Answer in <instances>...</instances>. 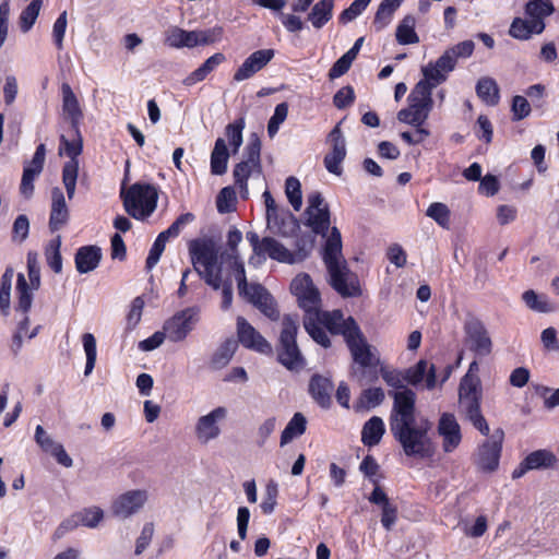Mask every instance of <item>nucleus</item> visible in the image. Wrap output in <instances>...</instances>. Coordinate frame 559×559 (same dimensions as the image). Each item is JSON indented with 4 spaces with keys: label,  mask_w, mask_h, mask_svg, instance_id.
I'll list each match as a JSON object with an SVG mask.
<instances>
[{
    "label": "nucleus",
    "mask_w": 559,
    "mask_h": 559,
    "mask_svg": "<svg viewBox=\"0 0 559 559\" xmlns=\"http://www.w3.org/2000/svg\"><path fill=\"white\" fill-rule=\"evenodd\" d=\"M385 383L397 390L389 392L393 399L389 425L394 439L401 444L407 456L429 457L433 454V443L429 437L431 424L427 419L416 418V393L403 385L400 372L381 368Z\"/></svg>",
    "instance_id": "1"
},
{
    "label": "nucleus",
    "mask_w": 559,
    "mask_h": 559,
    "mask_svg": "<svg viewBox=\"0 0 559 559\" xmlns=\"http://www.w3.org/2000/svg\"><path fill=\"white\" fill-rule=\"evenodd\" d=\"M292 292L297 297L299 306L305 310L304 326L308 334L323 347L330 346L329 332L344 318L340 310L321 311L319 290L308 274H300L292 282Z\"/></svg>",
    "instance_id": "2"
},
{
    "label": "nucleus",
    "mask_w": 559,
    "mask_h": 559,
    "mask_svg": "<svg viewBox=\"0 0 559 559\" xmlns=\"http://www.w3.org/2000/svg\"><path fill=\"white\" fill-rule=\"evenodd\" d=\"M323 261L326 265L332 287L343 297H355L361 294L357 276L352 273L342 254L341 233L333 227L328 236Z\"/></svg>",
    "instance_id": "3"
},
{
    "label": "nucleus",
    "mask_w": 559,
    "mask_h": 559,
    "mask_svg": "<svg viewBox=\"0 0 559 559\" xmlns=\"http://www.w3.org/2000/svg\"><path fill=\"white\" fill-rule=\"evenodd\" d=\"M330 333L343 335L354 361L362 368L361 370L353 369V374L357 379V382L364 385V379L368 374L366 369L376 368L380 364L377 349L367 342L358 324L352 317L347 319L343 318L338 324L332 328Z\"/></svg>",
    "instance_id": "4"
},
{
    "label": "nucleus",
    "mask_w": 559,
    "mask_h": 559,
    "mask_svg": "<svg viewBox=\"0 0 559 559\" xmlns=\"http://www.w3.org/2000/svg\"><path fill=\"white\" fill-rule=\"evenodd\" d=\"M191 263L195 272L213 289L222 286V266L218 264V247L214 239H193L188 246Z\"/></svg>",
    "instance_id": "5"
},
{
    "label": "nucleus",
    "mask_w": 559,
    "mask_h": 559,
    "mask_svg": "<svg viewBox=\"0 0 559 559\" xmlns=\"http://www.w3.org/2000/svg\"><path fill=\"white\" fill-rule=\"evenodd\" d=\"M126 212L135 219H145L156 209L158 194L147 183H134L127 191H121Z\"/></svg>",
    "instance_id": "6"
},
{
    "label": "nucleus",
    "mask_w": 559,
    "mask_h": 559,
    "mask_svg": "<svg viewBox=\"0 0 559 559\" xmlns=\"http://www.w3.org/2000/svg\"><path fill=\"white\" fill-rule=\"evenodd\" d=\"M407 102L408 106L397 112V120L415 128L421 127L432 110V94L426 84L417 83L408 95Z\"/></svg>",
    "instance_id": "7"
},
{
    "label": "nucleus",
    "mask_w": 559,
    "mask_h": 559,
    "mask_svg": "<svg viewBox=\"0 0 559 559\" xmlns=\"http://www.w3.org/2000/svg\"><path fill=\"white\" fill-rule=\"evenodd\" d=\"M298 320L293 316H285L280 335L278 360L290 371H299L305 367V359L297 346L296 334Z\"/></svg>",
    "instance_id": "8"
},
{
    "label": "nucleus",
    "mask_w": 559,
    "mask_h": 559,
    "mask_svg": "<svg viewBox=\"0 0 559 559\" xmlns=\"http://www.w3.org/2000/svg\"><path fill=\"white\" fill-rule=\"evenodd\" d=\"M27 271L29 283L23 273L17 274L16 290L19 294V300L16 310L22 313H27L33 304V292L40 287V267L38 262V254L36 252L27 253Z\"/></svg>",
    "instance_id": "9"
},
{
    "label": "nucleus",
    "mask_w": 559,
    "mask_h": 559,
    "mask_svg": "<svg viewBox=\"0 0 559 559\" xmlns=\"http://www.w3.org/2000/svg\"><path fill=\"white\" fill-rule=\"evenodd\" d=\"M261 142L252 135L245 148V159L234 168L235 183L240 188L242 198L248 197L247 180L254 173H261L260 163Z\"/></svg>",
    "instance_id": "10"
},
{
    "label": "nucleus",
    "mask_w": 559,
    "mask_h": 559,
    "mask_svg": "<svg viewBox=\"0 0 559 559\" xmlns=\"http://www.w3.org/2000/svg\"><path fill=\"white\" fill-rule=\"evenodd\" d=\"M73 141H69L64 135H61L60 154H66L70 160L67 162L62 169V182L64 185L68 198L71 200L75 193L76 179L79 175V160L78 156L82 153V139L79 135Z\"/></svg>",
    "instance_id": "11"
},
{
    "label": "nucleus",
    "mask_w": 559,
    "mask_h": 559,
    "mask_svg": "<svg viewBox=\"0 0 559 559\" xmlns=\"http://www.w3.org/2000/svg\"><path fill=\"white\" fill-rule=\"evenodd\" d=\"M228 417L225 406H217L205 415L200 416L194 425V436L199 443L207 444L217 439L223 431V424Z\"/></svg>",
    "instance_id": "12"
},
{
    "label": "nucleus",
    "mask_w": 559,
    "mask_h": 559,
    "mask_svg": "<svg viewBox=\"0 0 559 559\" xmlns=\"http://www.w3.org/2000/svg\"><path fill=\"white\" fill-rule=\"evenodd\" d=\"M199 320V310L197 308H187L168 319L164 324V331L170 342H182L193 330Z\"/></svg>",
    "instance_id": "13"
},
{
    "label": "nucleus",
    "mask_w": 559,
    "mask_h": 559,
    "mask_svg": "<svg viewBox=\"0 0 559 559\" xmlns=\"http://www.w3.org/2000/svg\"><path fill=\"white\" fill-rule=\"evenodd\" d=\"M503 431L498 429L485 441L474 456L476 466L484 472H493L499 465Z\"/></svg>",
    "instance_id": "14"
},
{
    "label": "nucleus",
    "mask_w": 559,
    "mask_h": 559,
    "mask_svg": "<svg viewBox=\"0 0 559 559\" xmlns=\"http://www.w3.org/2000/svg\"><path fill=\"white\" fill-rule=\"evenodd\" d=\"M311 248V243H309L308 246L304 245L299 247L297 251L292 252L274 238L264 237L261 262L264 261L265 257L267 255L269 258L282 263H298L304 261L308 257Z\"/></svg>",
    "instance_id": "15"
},
{
    "label": "nucleus",
    "mask_w": 559,
    "mask_h": 559,
    "mask_svg": "<svg viewBox=\"0 0 559 559\" xmlns=\"http://www.w3.org/2000/svg\"><path fill=\"white\" fill-rule=\"evenodd\" d=\"M148 500L144 489L128 490L118 496L111 506V512L120 519H128L138 513Z\"/></svg>",
    "instance_id": "16"
},
{
    "label": "nucleus",
    "mask_w": 559,
    "mask_h": 559,
    "mask_svg": "<svg viewBox=\"0 0 559 559\" xmlns=\"http://www.w3.org/2000/svg\"><path fill=\"white\" fill-rule=\"evenodd\" d=\"M306 214L307 225L316 234L324 236L330 226V211L320 193L314 192L308 197Z\"/></svg>",
    "instance_id": "17"
},
{
    "label": "nucleus",
    "mask_w": 559,
    "mask_h": 559,
    "mask_svg": "<svg viewBox=\"0 0 559 559\" xmlns=\"http://www.w3.org/2000/svg\"><path fill=\"white\" fill-rule=\"evenodd\" d=\"M328 142L331 145V152L324 157V166L331 174L340 176L342 174L341 164L346 156V144L341 130V122L331 130Z\"/></svg>",
    "instance_id": "18"
},
{
    "label": "nucleus",
    "mask_w": 559,
    "mask_h": 559,
    "mask_svg": "<svg viewBox=\"0 0 559 559\" xmlns=\"http://www.w3.org/2000/svg\"><path fill=\"white\" fill-rule=\"evenodd\" d=\"M466 342L469 348L478 356L491 353L492 343L483 322L477 319L468 320L464 325Z\"/></svg>",
    "instance_id": "19"
},
{
    "label": "nucleus",
    "mask_w": 559,
    "mask_h": 559,
    "mask_svg": "<svg viewBox=\"0 0 559 559\" xmlns=\"http://www.w3.org/2000/svg\"><path fill=\"white\" fill-rule=\"evenodd\" d=\"M274 56L275 51L273 49H260L252 52L235 71L234 80L236 82H242L252 78L255 73L266 67Z\"/></svg>",
    "instance_id": "20"
},
{
    "label": "nucleus",
    "mask_w": 559,
    "mask_h": 559,
    "mask_svg": "<svg viewBox=\"0 0 559 559\" xmlns=\"http://www.w3.org/2000/svg\"><path fill=\"white\" fill-rule=\"evenodd\" d=\"M237 335L245 347L262 354L272 352L271 344L242 317L237 318Z\"/></svg>",
    "instance_id": "21"
},
{
    "label": "nucleus",
    "mask_w": 559,
    "mask_h": 559,
    "mask_svg": "<svg viewBox=\"0 0 559 559\" xmlns=\"http://www.w3.org/2000/svg\"><path fill=\"white\" fill-rule=\"evenodd\" d=\"M438 433L442 438V448L447 453L454 451L461 443V428L453 414L444 413L441 415L438 423Z\"/></svg>",
    "instance_id": "22"
},
{
    "label": "nucleus",
    "mask_w": 559,
    "mask_h": 559,
    "mask_svg": "<svg viewBox=\"0 0 559 559\" xmlns=\"http://www.w3.org/2000/svg\"><path fill=\"white\" fill-rule=\"evenodd\" d=\"M243 297L269 319L273 321L278 320L280 311L276 307V302L262 285L251 284V289Z\"/></svg>",
    "instance_id": "23"
},
{
    "label": "nucleus",
    "mask_w": 559,
    "mask_h": 559,
    "mask_svg": "<svg viewBox=\"0 0 559 559\" xmlns=\"http://www.w3.org/2000/svg\"><path fill=\"white\" fill-rule=\"evenodd\" d=\"M69 219V211L66 204L63 192L55 187L51 190V212L49 227L52 231L60 229Z\"/></svg>",
    "instance_id": "24"
},
{
    "label": "nucleus",
    "mask_w": 559,
    "mask_h": 559,
    "mask_svg": "<svg viewBox=\"0 0 559 559\" xmlns=\"http://www.w3.org/2000/svg\"><path fill=\"white\" fill-rule=\"evenodd\" d=\"M460 407L465 418L468 419L481 435L487 436L489 433V426L480 413L479 396H469V399L460 400Z\"/></svg>",
    "instance_id": "25"
},
{
    "label": "nucleus",
    "mask_w": 559,
    "mask_h": 559,
    "mask_svg": "<svg viewBox=\"0 0 559 559\" xmlns=\"http://www.w3.org/2000/svg\"><path fill=\"white\" fill-rule=\"evenodd\" d=\"M545 26L544 21L515 17L510 25L509 34L515 39L527 40L533 34H542Z\"/></svg>",
    "instance_id": "26"
},
{
    "label": "nucleus",
    "mask_w": 559,
    "mask_h": 559,
    "mask_svg": "<svg viewBox=\"0 0 559 559\" xmlns=\"http://www.w3.org/2000/svg\"><path fill=\"white\" fill-rule=\"evenodd\" d=\"M426 376L427 389H433L436 385V369L433 365H428L426 360H419L414 367L407 369L404 379L412 385H417Z\"/></svg>",
    "instance_id": "27"
},
{
    "label": "nucleus",
    "mask_w": 559,
    "mask_h": 559,
    "mask_svg": "<svg viewBox=\"0 0 559 559\" xmlns=\"http://www.w3.org/2000/svg\"><path fill=\"white\" fill-rule=\"evenodd\" d=\"M102 258L100 249L96 246H85L75 253V266L79 273H88L97 267Z\"/></svg>",
    "instance_id": "28"
},
{
    "label": "nucleus",
    "mask_w": 559,
    "mask_h": 559,
    "mask_svg": "<svg viewBox=\"0 0 559 559\" xmlns=\"http://www.w3.org/2000/svg\"><path fill=\"white\" fill-rule=\"evenodd\" d=\"M103 518H104V512L98 507L84 509L80 513L75 514L72 520H69V521H66L64 523H62L61 526L59 527V530L73 528V527L78 526L79 524L90 527V528H94L100 523Z\"/></svg>",
    "instance_id": "29"
},
{
    "label": "nucleus",
    "mask_w": 559,
    "mask_h": 559,
    "mask_svg": "<svg viewBox=\"0 0 559 559\" xmlns=\"http://www.w3.org/2000/svg\"><path fill=\"white\" fill-rule=\"evenodd\" d=\"M226 60L222 52L214 53L207 58L198 69L191 72L185 80L186 86H192L199 82H202L206 76L219 64Z\"/></svg>",
    "instance_id": "30"
},
{
    "label": "nucleus",
    "mask_w": 559,
    "mask_h": 559,
    "mask_svg": "<svg viewBox=\"0 0 559 559\" xmlns=\"http://www.w3.org/2000/svg\"><path fill=\"white\" fill-rule=\"evenodd\" d=\"M62 92V109L69 116L75 132H78V124L82 118V110L79 100L68 83L61 86Z\"/></svg>",
    "instance_id": "31"
},
{
    "label": "nucleus",
    "mask_w": 559,
    "mask_h": 559,
    "mask_svg": "<svg viewBox=\"0 0 559 559\" xmlns=\"http://www.w3.org/2000/svg\"><path fill=\"white\" fill-rule=\"evenodd\" d=\"M310 392L312 397L322 406L329 407L331 403V392L333 383L330 379L322 376H313L310 381Z\"/></svg>",
    "instance_id": "32"
},
{
    "label": "nucleus",
    "mask_w": 559,
    "mask_h": 559,
    "mask_svg": "<svg viewBox=\"0 0 559 559\" xmlns=\"http://www.w3.org/2000/svg\"><path fill=\"white\" fill-rule=\"evenodd\" d=\"M384 431L382 418L373 416L362 427L361 441L367 447L377 445L381 441Z\"/></svg>",
    "instance_id": "33"
},
{
    "label": "nucleus",
    "mask_w": 559,
    "mask_h": 559,
    "mask_svg": "<svg viewBox=\"0 0 559 559\" xmlns=\"http://www.w3.org/2000/svg\"><path fill=\"white\" fill-rule=\"evenodd\" d=\"M416 19L415 16L408 14L403 17L400 24L396 27V41L400 45H411L418 44L419 37L415 32Z\"/></svg>",
    "instance_id": "34"
},
{
    "label": "nucleus",
    "mask_w": 559,
    "mask_h": 559,
    "mask_svg": "<svg viewBox=\"0 0 559 559\" xmlns=\"http://www.w3.org/2000/svg\"><path fill=\"white\" fill-rule=\"evenodd\" d=\"M229 153L226 141L218 138L211 154V171L214 175H223L227 170Z\"/></svg>",
    "instance_id": "35"
},
{
    "label": "nucleus",
    "mask_w": 559,
    "mask_h": 559,
    "mask_svg": "<svg viewBox=\"0 0 559 559\" xmlns=\"http://www.w3.org/2000/svg\"><path fill=\"white\" fill-rule=\"evenodd\" d=\"M404 0H383L374 15L373 26L377 31L388 26L393 17L394 12L400 8Z\"/></svg>",
    "instance_id": "36"
},
{
    "label": "nucleus",
    "mask_w": 559,
    "mask_h": 559,
    "mask_svg": "<svg viewBox=\"0 0 559 559\" xmlns=\"http://www.w3.org/2000/svg\"><path fill=\"white\" fill-rule=\"evenodd\" d=\"M384 400V392L381 388H369L361 392L354 404L356 412L369 411L379 406Z\"/></svg>",
    "instance_id": "37"
},
{
    "label": "nucleus",
    "mask_w": 559,
    "mask_h": 559,
    "mask_svg": "<svg viewBox=\"0 0 559 559\" xmlns=\"http://www.w3.org/2000/svg\"><path fill=\"white\" fill-rule=\"evenodd\" d=\"M477 96L487 105L495 106L499 102V87L491 78H481L476 85Z\"/></svg>",
    "instance_id": "38"
},
{
    "label": "nucleus",
    "mask_w": 559,
    "mask_h": 559,
    "mask_svg": "<svg viewBox=\"0 0 559 559\" xmlns=\"http://www.w3.org/2000/svg\"><path fill=\"white\" fill-rule=\"evenodd\" d=\"M306 417L301 413H296L281 435V447L286 445L295 438L304 435L306 431Z\"/></svg>",
    "instance_id": "39"
},
{
    "label": "nucleus",
    "mask_w": 559,
    "mask_h": 559,
    "mask_svg": "<svg viewBox=\"0 0 559 559\" xmlns=\"http://www.w3.org/2000/svg\"><path fill=\"white\" fill-rule=\"evenodd\" d=\"M333 0H320L308 15V20L316 28H321L332 17Z\"/></svg>",
    "instance_id": "40"
},
{
    "label": "nucleus",
    "mask_w": 559,
    "mask_h": 559,
    "mask_svg": "<svg viewBox=\"0 0 559 559\" xmlns=\"http://www.w3.org/2000/svg\"><path fill=\"white\" fill-rule=\"evenodd\" d=\"M524 460L531 471L550 468L557 463L556 455L550 450L546 449L533 451Z\"/></svg>",
    "instance_id": "41"
},
{
    "label": "nucleus",
    "mask_w": 559,
    "mask_h": 559,
    "mask_svg": "<svg viewBox=\"0 0 559 559\" xmlns=\"http://www.w3.org/2000/svg\"><path fill=\"white\" fill-rule=\"evenodd\" d=\"M267 228L273 233L284 237L289 236L298 227L296 219L288 212H278L275 214V226L266 221Z\"/></svg>",
    "instance_id": "42"
},
{
    "label": "nucleus",
    "mask_w": 559,
    "mask_h": 559,
    "mask_svg": "<svg viewBox=\"0 0 559 559\" xmlns=\"http://www.w3.org/2000/svg\"><path fill=\"white\" fill-rule=\"evenodd\" d=\"M554 11L555 8L550 0H530L525 5V13L532 21H544Z\"/></svg>",
    "instance_id": "43"
},
{
    "label": "nucleus",
    "mask_w": 559,
    "mask_h": 559,
    "mask_svg": "<svg viewBox=\"0 0 559 559\" xmlns=\"http://www.w3.org/2000/svg\"><path fill=\"white\" fill-rule=\"evenodd\" d=\"M424 79L418 83H424L427 85L428 91L432 94V90L439 84L443 83L448 74L441 71L433 62L428 63L421 69Z\"/></svg>",
    "instance_id": "44"
},
{
    "label": "nucleus",
    "mask_w": 559,
    "mask_h": 559,
    "mask_svg": "<svg viewBox=\"0 0 559 559\" xmlns=\"http://www.w3.org/2000/svg\"><path fill=\"white\" fill-rule=\"evenodd\" d=\"M237 348L235 341H226L223 343L214 353L211 359V366L214 369H221L225 367L231 359Z\"/></svg>",
    "instance_id": "45"
},
{
    "label": "nucleus",
    "mask_w": 559,
    "mask_h": 559,
    "mask_svg": "<svg viewBox=\"0 0 559 559\" xmlns=\"http://www.w3.org/2000/svg\"><path fill=\"white\" fill-rule=\"evenodd\" d=\"M43 0H32V2L22 11L20 15V27L23 33H27L40 12Z\"/></svg>",
    "instance_id": "46"
},
{
    "label": "nucleus",
    "mask_w": 559,
    "mask_h": 559,
    "mask_svg": "<svg viewBox=\"0 0 559 559\" xmlns=\"http://www.w3.org/2000/svg\"><path fill=\"white\" fill-rule=\"evenodd\" d=\"M526 306L537 312H551L555 307L545 296L537 295L534 290H526L522 296Z\"/></svg>",
    "instance_id": "47"
},
{
    "label": "nucleus",
    "mask_w": 559,
    "mask_h": 559,
    "mask_svg": "<svg viewBox=\"0 0 559 559\" xmlns=\"http://www.w3.org/2000/svg\"><path fill=\"white\" fill-rule=\"evenodd\" d=\"M61 236H57L51 240L45 250V255L48 265L56 272L60 273L62 270V259L60 254Z\"/></svg>",
    "instance_id": "48"
},
{
    "label": "nucleus",
    "mask_w": 559,
    "mask_h": 559,
    "mask_svg": "<svg viewBox=\"0 0 559 559\" xmlns=\"http://www.w3.org/2000/svg\"><path fill=\"white\" fill-rule=\"evenodd\" d=\"M28 325H29V319L27 316H25L19 322L16 332L14 333L13 338H12V350L14 352V354H17L20 352V349L22 348L24 336H27L31 340L37 335V333L39 331V326L34 328L31 333H27Z\"/></svg>",
    "instance_id": "49"
},
{
    "label": "nucleus",
    "mask_w": 559,
    "mask_h": 559,
    "mask_svg": "<svg viewBox=\"0 0 559 559\" xmlns=\"http://www.w3.org/2000/svg\"><path fill=\"white\" fill-rule=\"evenodd\" d=\"M83 348L86 355V365H85V376H88L96 362L97 349H96V338L92 333H84L82 335Z\"/></svg>",
    "instance_id": "50"
},
{
    "label": "nucleus",
    "mask_w": 559,
    "mask_h": 559,
    "mask_svg": "<svg viewBox=\"0 0 559 559\" xmlns=\"http://www.w3.org/2000/svg\"><path fill=\"white\" fill-rule=\"evenodd\" d=\"M278 486L276 481L269 480L265 485L264 498L260 504V508L264 514H271L274 512L277 504Z\"/></svg>",
    "instance_id": "51"
},
{
    "label": "nucleus",
    "mask_w": 559,
    "mask_h": 559,
    "mask_svg": "<svg viewBox=\"0 0 559 559\" xmlns=\"http://www.w3.org/2000/svg\"><path fill=\"white\" fill-rule=\"evenodd\" d=\"M245 128V120L238 119L236 122L230 123L225 129L227 140L233 147V153L236 154L242 144V130Z\"/></svg>",
    "instance_id": "52"
},
{
    "label": "nucleus",
    "mask_w": 559,
    "mask_h": 559,
    "mask_svg": "<svg viewBox=\"0 0 559 559\" xmlns=\"http://www.w3.org/2000/svg\"><path fill=\"white\" fill-rule=\"evenodd\" d=\"M287 199L295 211H299L302 204L300 182L295 177H288L285 183Z\"/></svg>",
    "instance_id": "53"
},
{
    "label": "nucleus",
    "mask_w": 559,
    "mask_h": 559,
    "mask_svg": "<svg viewBox=\"0 0 559 559\" xmlns=\"http://www.w3.org/2000/svg\"><path fill=\"white\" fill-rule=\"evenodd\" d=\"M287 115L288 105L286 103H281L275 107L274 114L267 123V133L270 138H273L277 133L280 126L286 120Z\"/></svg>",
    "instance_id": "54"
},
{
    "label": "nucleus",
    "mask_w": 559,
    "mask_h": 559,
    "mask_svg": "<svg viewBox=\"0 0 559 559\" xmlns=\"http://www.w3.org/2000/svg\"><path fill=\"white\" fill-rule=\"evenodd\" d=\"M427 216L436 221L441 227L448 228L450 222V211L443 203H432L427 210Z\"/></svg>",
    "instance_id": "55"
},
{
    "label": "nucleus",
    "mask_w": 559,
    "mask_h": 559,
    "mask_svg": "<svg viewBox=\"0 0 559 559\" xmlns=\"http://www.w3.org/2000/svg\"><path fill=\"white\" fill-rule=\"evenodd\" d=\"M479 385V378L477 374L466 373L460 384L459 396L462 399H469V396H479L477 388Z\"/></svg>",
    "instance_id": "56"
},
{
    "label": "nucleus",
    "mask_w": 559,
    "mask_h": 559,
    "mask_svg": "<svg viewBox=\"0 0 559 559\" xmlns=\"http://www.w3.org/2000/svg\"><path fill=\"white\" fill-rule=\"evenodd\" d=\"M236 202V193L231 187H225L221 190L216 205L219 213H228L230 212Z\"/></svg>",
    "instance_id": "57"
},
{
    "label": "nucleus",
    "mask_w": 559,
    "mask_h": 559,
    "mask_svg": "<svg viewBox=\"0 0 559 559\" xmlns=\"http://www.w3.org/2000/svg\"><path fill=\"white\" fill-rule=\"evenodd\" d=\"M169 238L166 237L165 234H159L153 243V247L150 250L148 257L146 259V267L148 270L153 269L157 262L159 261V258L165 250L166 242Z\"/></svg>",
    "instance_id": "58"
},
{
    "label": "nucleus",
    "mask_w": 559,
    "mask_h": 559,
    "mask_svg": "<svg viewBox=\"0 0 559 559\" xmlns=\"http://www.w3.org/2000/svg\"><path fill=\"white\" fill-rule=\"evenodd\" d=\"M154 533V524L152 522L145 523L144 526L142 527L140 536L135 540L134 554L136 556L142 555L144 550L148 547L153 539Z\"/></svg>",
    "instance_id": "59"
},
{
    "label": "nucleus",
    "mask_w": 559,
    "mask_h": 559,
    "mask_svg": "<svg viewBox=\"0 0 559 559\" xmlns=\"http://www.w3.org/2000/svg\"><path fill=\"white\" fill-rule=\"evenodd\" d=\"M234 271L238 284V292L240 296H245L251 289V284H248L246 278V271L243 263L239 260V255H234Z\"/></svg>",
    "instance_id": "60"
},
{
    "label": "nucleus",
    "mask_w": 559,
    "mask_h": 559,
    "mask_svg": "<svg viewBox=\"0 0 559 559\" xmlns=\"http://www.w3.org/2000/svg\"><path fill=\"white\" fill-rule=\"evenodd\" d=\"M371 0H355L340 15L341 23H347L355 20L370 3Z\"/></svg>",
    "instance_id": "61"
},
{
    "label": "nucleus",
    "mask_w": 559,
    "mask_h": 559,
    "mask_svg": "<svg viewBox=\"0 0 559 559\" xmlns=\"http://www.w3.org/2000/svg\"><path fill=\"white\" fill-rule=\"evenodd\" d=\"M195 216L192 213L181 214L166 230L162 231L167 238L177 237L183 227L194 221Z\"/></svg>",
    "instance_id": "62"
},
{
    "label": "nucleus",
    "mask_w": 559,
    "mask_h": 559,
    "mask_svg": "<svg viewBox=\"0 0 559 559\" xmlns=\"http://www.w3.org/2000/svg\"><path fill=\"white\" fill-rule=\"evenodd\" d=\"M185 29L173 26L165 32L164 43L170 48H183Z\"/></svg>",
    "instance_id": "63"
},
{
    "label": "nucleus",
    "mask_w": 559,
    "mask_h": 559,
    "mask_svg": "<svg viewBox=\"0 0 559 559\" xmlns=\"http://www.w3.org/2000/svg\"><path fill=\"white\" fill-rule=\"evenodd\" d=\"M35 440L38 443V445L43 449V451L49 454L61 444L56 442L49 435H47V432L40 425L36 427Z\"/></svg>",
    "instance_id": "64"
}]
</instances>
